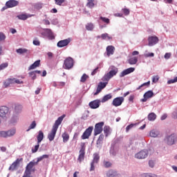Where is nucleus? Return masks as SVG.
I'll return each mask as SVG.
<instances>
[{
	"label": "nucleus",
	"instance_id": "774afa93",
	"mask_svg": "<svg viewBox=\"0 0 177 177\" xmlns=\"http://www.w3.org/2000/svg\"><path fill=\"white\" fill-rule=\"evenodd\" d=\"M133 127V124H130L127 126L126 128V132H129V130H131V129H132Z\"/></svg>",
	"mask_w": 177,
	"mask_h": 177
},
{
	"label": "nucleus",
	"instance_id": "6ab92c4d",
	"mask_svg": "<svg viewBox=\"0 0 177 177\" xmlns=\"http://www.w3.org/2000/svg\"><path fill=\"white\" fill-rule=\"evenodd\" d=\"M133 71H135V68L133 67L128 68L121 72V73L120 74V77H124L126 75L131 74V73H133Z\"/></svg>",
	"mask_w": 177,
	"mask_h": 177
},
{
	"label": "nucleus",
	"instance_id": "1a4fd4ad",
	"mask_svg": "<svg viewBox=\"0 0 177 177\" xmlns=\"http://www.w3.org/2000/svg\"><path fill=\"white\" fill-rule=\"evenodd\" d=\"M124 101V97H116V98H114L112 102V105L114 106H120L122 104V103Z\"/></svg>",
	"mask_w": 177,
	"mask_h": 177
},
{
	"label": "nucleus",
	"instance_id": "ea45409f",
	"mask_svg": "<svg viewBox=\"0 0 177 177\" xmlns=\"http://www.w3.org/2000/svg\"><path fill=\"white\" fill-rule=\"evenodd\" d=\"M49 158V156L48 155H43L41 156V157H39L37 159V162H35V164L38 165V163L43 160L44 159H48Z\"/></svg>",
	"mask_w": 177,
	"mask_h": 177
},
{
	"label": "nucleus",
	"instance_id": "052dcab7",
	"mask_svg": "<svg viewBox=\"0 0 177 177\" xmlns=\"http://www.w3.org/2000/svg\"><path fill=\"white\" fill-rule=\"evenodd\" d=\"M158 80H160V77H158V76H153L152 82L157 83L158 82Z\"/></svg>",
	"mask_w": 177,
	"mask_h": 177
},
{
	"label": "nucleus",
	"instance_id": "de8ad7c7",
	"mask_svg": "<svg viewBox=\"0 0 177 177\" xmlns=\"http://www.w3.org/2000/svg\"><path fill=\"white\" fill-rule=\"evenodd\" d=\"M104 134H101V135L99 136V138H98V139H97V144H101L102 142L104 140Z\"/></svg>",
	"mask_w": 177,
	"mask_h": 177
},
{
	"label": "nucleus",
	"instance_id": "0e129e2a",
	"mask_svg": "<svg viewBox=\"0 0 177 177\" xmlns=\"http://www.w3.org/2000/svg\"><path fill=\"white\" fill-rule=\"evenodd\" d=\"M107 37H109V34H108V33H103V34H102V35H101V38H102V39H106Z\"/></svg>",
	"mask_w": 177,
	"mask_h": 177
},
{
	"label": "nucleus",
	"instance_id": "bf43d9fd",
	"mask_svg": "<svg viewBox=\"0 0 177 177\" xmlns=\"http://www.w3.org/2000/svg\"><path fill=\"white\" fill-rule=\"evenodd\" d=\"M0 138H7L6 131H0Z\"/></svg>",
	"mask_w": 177,
	"mask_h": 177
},
{
	"label": "nucleus",
	"instance_id": "09e8293b",
	"mask_svg": "<svg viewBox=\"0 0 177 177\" xmlns=\"http://www.w3.org/2000/svg\"><path fill=\"white\" fill-rule=\"evenodd\" d=\"M39 147H40L39 144L37 143V145H35L34 148H32V149H31L32 153H36L39 150Z\"/></svg>",
	"mask_w": 177,
	"mask_h": 177
},
{
	"label": "nucleus",
	"instance_id": "412c9836",
	"mask_svg": "<svg viewBox=\"0 0 177 177\" xmlns=\"http://www.w3.org/2000/svg\"><path fill=\"white\" fill-rule=\"evenodd\" d=\"M115 50V47L114 46L110 45L106 47V55L110 57L114 55Z\"/></svg>",
	"mask_w": 177,
	"mask_h": 177
},
{
	"label": "nucleus",
	"instance_id": "3c124183",
	"mask_svg": "<svg viewBox=\"0 0 177 177\" xmlns=\"http://www.w3.org/2000/svg\"><path fill=\"white\" fill-rule=\"evenodd\" d=\"M104 166L106 168H109L112 167V163L111 162L109 161H104Z\"/></svg>",
	"mask_w": 177,
	"mask_h": 177
},
{
	"label": "nucleus",
	"instance_id": "a19ab883",
	"mask_svg": "<svg viewBox=\"0 0 177 177\" xmlns=\"http://www.w3.org/2000/svg\"><path fill=\"white\" fill-rule=\"evenodd\" d=\"M22 110V106L20 105L19 104H16L15 105V113H20Z\"/></svg>",
	"mask_w": 177,
	"mask_h": 177
},
{
	"label": "nucleus",
	"instance_id": "58836bf2",
	"mask_svg": "<svg viewBox=\"0 0 177 177\" xmlns=\"http://www.w3.org/2000/svg\"><path fill=\"white\" fill-rule=\"evenodd\" d=\"M55 5L58 6H64L66 0H54Z\"/></svg>",
	"mask_w": 177,
	"mask_h": 177
},
{
	"label": "nucleus",
	"instance_id": "4d7b16f0",
	"mask_svg": "<svg viewBox=\"0 0 177 177\" xmlns=\"http://www.w3.org/2000/svg\"><path fill=\"white\" fill-rule=\"evenodd\" d=\"M6 39V35L3 32H0V41H4Z\"/></svg>",
	"mask_w": 177,
	"mask_h": 177
},
{
	"label": "nucleus",
	"instance_id": "49530a36",
	"mask_svg": "<svg viewBox=\"0 0 177 177\" xmlns=\"http://www.w3.org/2000/svg\"><path fill=\"white\" fill-rule=\"evenodd\" d=\"M8 66V63L5 62L0 64V71L6 68Z\"/></svg>",
	"mask_w": 177,
	"mask_h": 177
},
{
	"label": "nucleus",
	"instance_id": "c756f323",
	"mask_svg": "<svg viewBox=\"0 0 177 177\" xmlns=\"http://www.w3.org/2000/svg\"><path fill=\"white\" fill-rule=\"evenodd\" d=\"M156 118H157V115H156L154 112H151V113H149L148 115L149 121L153 122L156 120Z\"/></svg>",
	"mask_w": 177,
	"mask_h": 177
},
{
	"label": "nucleus",
	"instance_id": "680f3d73",
	"mask_svg": "<svg viewBox=\"0 0 177 177\" xmlns=\"http://www.w3.org/2000/svg\"><path fill=\"white\" fill-rule=\"evenodd\" d=\"M32 44H33V45H35V46H40V41H39V39H34V40L32 41Z\"/></svg>",
	"mask_w": 177,
	"mask_h": 177
},
{
	"label": "nucleus",
	"instance_id": "b1692460",
	"mask_svg": "<svg viewBox=\"0 0 177 177\" xmlns=\"http://www.w3.org/2000/svg\"><path fill=\"white\" fill-rule=\"evenodd\" d=\"M40 63H41L40 59L36 60L33 64H32L29 66L28 70L30 71V70L35 69L36 68H37L40 66Z\"/></svg>",
	"mask_w": 177,
	"mask_h": 177
},
{
	"label": "nucleus",
	"instance_id": "f704fd0d",
	"mask_svg": "<svg viewBox=\"0 0 177 177\" xmlns=\"http://www.w3.org/2000/svg\"><path fill=\"white\" fill-rule=\"evenodd\" d=\"M94 1H95V0H88L86 6L91 9L95 7Z\"/></svg>",
	"mask_w": 177,
	"mask_h": 177
},
{
	"label": "nucleus",
	"instance_id": "4468645a",
	"mask_svg": "<svg viewBox=\"0 0 177 177\" xmlns=\"http://www.w3.org/2000/svg\"><path fill=\"white\" fill-rule=\"evenodd\" d=\"M107 84H108V82L102 83V82H100L97 85V88L95 93H94V95H97L98 93H101L102 91L106 87Z\"/></svg>",
	"mask_w": 177,
	"mask_h": 177
},
{
	"label": "nucleus",
	"instance_id": "5fc2aeb1",
	"mask_svg": "<svg viewBox=\"0 0 177 177\" xmlns=\"http://www.w3.org/2000/svg\"><path fill=\"white\" fill-rule=\"evenodd\" d=\"M81 149L80 151L85 152L86 151V143L82 142L80 144Z\"/></svg>",
	"mask_w": 177,
	"mask_h": 177
},
{
	"label": "nucleus",
	"instance_id": "c9c22d12",
	"mask_svg": "<svg viewBox=\"0 0 177 177\" xmlns=\"http://www.w3.org/2000/svg\"><path fill=\"white\" fill-rule=\"evenodd\" d=\"M160 132H158V131L152 130L151 131L149 136L152 138H157V136H158Z\"/></svg>",
	"mask_w": 177,
	"mask_h": 177
},
{
	"label": "nucleus",
	"instance_id": "bb28decb",
	"mask_svg": "<svg viewBox=\"0 0 177 177\" xmlns=\"http://www.w3.org/2000/svg\"><path fill=\"white\" fill-rule=\"evenodd\" d=\"M16 129H12L8 131H6V138L14 136L16 134Z\"/></svg>",
	"mask_w": 177,
	"mask_h": 177
},
{
	"label": "nucleus",
	"instance_id": "2f4dec72",
	"mask_svg": "<svg viewBox=\"0 0 177 177\" xmlns=\"http://www.w3.org/2000/svg\"><path fill=\"white\" fill-rule=\"evenodd\" d=\"M16 52L17 54L23 55V54L27 53L28 52V50L27 48H20L17 49Z\"/></svg>",
	"mask_w": 177,
	"mask_h": 177
},
{
	"label": "nucleus",
	"instance_id": "cd10ccee",
	"mask_svg": "<svg viewBox=\"0 0 177 177\" xmlns=\"http://www.w3.org/2000/svg\"><path fill=\"white\" fill-rule=\"evenodd\" d=\"M128 62L130 65H135L138 63V57H133L128 59Z\"/></svg>",
	"mask_w": 177,
	"mask_h": 177
},
{
	"label": "nucleus",
	"instance_id": "8fccbe9b",
	"mask_svg": "<svg viewBox=\"0 0 177 177\" xmlns=\"http://www.w3.org/2000/svg\"><path fill=\"white\" fill-rule=\"evenodd\" d=\"M43 8V3H37L35 4V8L37 10H41Z\"/></svg>",
	"mask_w": 177,
	"mask_h": 177
},
{
	"label": "nucleus",
	"instance_id": "a878e982",
	"mask_svg": "<svg viewBox=\"0 0 177 177\" xmlns=\"http://www.w3.org/2000/svg\"><path fill=\"white\" fill-rule=\"evenodd\" d=\"M112 97H113L112 94H106V95H104L103 97V98H102L100 102H102V103H104L106 102H108L111 99H112Z\"/></svg>",
	"mask_w": 177,
	"mask_h": 177
},
{
	"label": "nucleus",
	"instance_id": "338daca9",
	"mask_svg": "<svg viewBox=\"0 0 177 177\" xmlns=\"http://www.w3.org/2000/svg\"><path fill=\"white\" fill-rule=\"evenodd\" d=\"M95 162H91V168H90V171H94L95 169Z\"/></svg>",
	"mask_w": 177,
	"mask_h": 177
},
{
	"label": "nucleus",
	"instance_id": "4c0bfd02",
	"mask_svg": "<svg viewBox=\"0 0 177 177\" xmlns=\"http://www.w3.org/2000/svg\"><path fill=\"white\" fill-rule=\"evenodd\" d=\"M95 26H94V24L93 23H88L86 25V29L88 31H92L93 30Z\"/></svg>",
	"mask_w": 177,
	"mask_h": 177
},
{
	"label": "nucleus",
	"instance_id": "473e14b6",
	"mask_svg": "<svg viewBox=\"0 0 177 177\" xmlns=\"http://www.w3.org/2000/svg\"><path fill=\"white\" fill-rule=\"evenodd\" d=\"M100 160V156L98 153H94L93 154V159L92 162H94L95 164H97Z\"/></svg>",
	"mask_w": 177,
	"mask_h": 177
},
{
	"label": "nucleus",
	"instance_id": "e433bc0d",
	"mask_svg": "<svg viewBox=\"0 0 177 177\" xmlns=\"http://www.w3.org/2000/svg\"><path fill=\"white\" fill-rule=\"evenodd\" d=\"M62 136L64 143L67 142L70 139V136L67 133H64Z\"/></svg>",
	"mask_w": 177,
	"mask_h": 177
},
{
	"label": "nucleus",
	"instance_id": "423d86ee",
	"mask_svg": "<svg viewBox=\"0 0 177 177\" xmlns=\"http://www.w3.org/2000/svg\"><path fill=\"white\" fill-rule=\"evenodd\" d=\"M104 125V122H102L100 123H97L95 126L94 129V136H97L103 131V127Z\"/></svg>",
	"mask_w": 177,
	"mask_h": 177
},
{
	"label": "nucleus",
	"instance_id": "4be33fe9",
	"mask_svg": "<svg viewBox=\"0 0 177 177\" xmlns=\"http://www.w3.org/2000/svg\"><path fill=\"white\" fill-rule=\"evenodd\" d=\"M32 17H34V15H30V14H20L17 15V18L19 20L26 21L28 18H30Z\"/></svg>",
	"mask_w": 177,
	"mask_h": 177
},
{
	"label": "nucleus",
	"instance_id": "dca6fc26",
	"mask_svg": "<svg viewBox=\"0 0 177 177\" xmlns=\"http://www.w3.org/2000/svg\"><path fill=\"white\" fill-rule=\"evenodd\" d=\"M57 130L58 129L53 127L50 132L48 134V139L49 140L50 142H52L55 140Z\"/></svg>",
	"mask_w": 177,
	"mask_h": 177
},
{
	"label": "nucleus",
	"instance_id": "0eeeda50",
	"mask_svg": "<svg viewBox=\"0 0 177 177\" xmlns=\"http://www.w3.org/2000/svg\"><path fill=\"white\" fill-rule=\"evenodd\" d=\"M176 141V136L175 134H171V136H167L165 139V142L168 145H174L175 144V142Z\"/></svg>",
	"mask_w": 177,
	"mask_h": 177
},
{
	"label": "nucleus",
	"instance_id": "a211bd4d",
	"mask_svg": "<svg viewBox=\"0 0 177 177\" xmlns=\"http://www.w3.org/2000/svg\"><path fill=\"white\" fill-rule=\"evenodd\" d=\"M19 2L17 0H9L6 2V6L9 8H12L19 5Z\"/></svg>",
	"mask_w": 177,
	"mask_h": 177
},
{
	"label": "nucleus",
	"instance_id": "f8f14e48",
	"mask_svg": "<svg viewBox=\"0 0 177 177\" xmlns=\"http://www.w3.org/2000/svg\"><path fill=\"white\" fill-rule=\"evenodd\" d=\"M158 37L157 36H149L148 37V45L149 46H153L158 43Z\"/></svg>",
	"mask_w": 177,
	"mask_h": 177
},
{
	"label": "nucleus",
	"instance_id": "72a5a7b5",
	"mask_svg": "<svg viewBox=\"0 0 177 177\" xmlns=\"http://www.w3.org/2000/svg\"><path fill=\"white\" fill-rule=\"evenodd\" d=\"M106 176L108 177H115L116 176H118V173L115 171H113V170H109Z\"/></svg>",
	"mask_w": 177,
	"mask_h": 177
},
{
	"label": "nucleus",
	"instance_id": "aec40b11",
	"mask_svg": "<svg viewBox=\"0 0 177 177\" xmlns=\"http://www.w3.org/2000/svg\"><path fill=\"white\" fill-rule=\"evenodd\" d=\"M65 117L66 115H62V116H59V118H57V120L55 121L54 125L53 126V128L58 130L59 126L62 124Z\"/></svg>",
	"mask_w": 177,
	"mask_h": 177
},
{
	"label": "nucleus",
	"instance_id": "c85d7f7f",
	"mask_svg": "<svg viewBox=\"0 0 177 177\" xmlns=\"http://www.w3.org/2000/svg\"><path fill=\"white\" fill-rule=\"evenodd\" d=\"M104 133L106 137H108L111 133V129L109 126H105L104 127Z\"/></svg>",
	"mask_w": 177,
	"mask_h": 177
},
{
	"label": "nucleus",
	"instance_id": "69168bd1",
	"mask_svg": "<svg viewBox=\"0 0 177 177\" xmlns=\"http://www.w3.org/2000/svg\"><path fill=\"white\" fill-rule=\"evenodd\" d=\"M171 53H166L165 54V59H169V58H171Z\"/></svg>",
	"mask_w": 177,
	"mask_h": 177
},
{
	"label": "nucleus",
	"instance_id": "603ef678",
	"mask_svg": "<svg viewBox=\"0 0 177 177\" xmlns=\"http://www.w3.org/2000/svg\"><path fill=\"white\" fill-rule=\"evenodd\" d=\"M177 82V76H176L174 79H170V80L167 81L168 84H175Z\"/></svg>",
	"mask_w": 177,
	"mask_h": 177
},
{
	"label": "nucleus",
	"instance_id": "5701e85b",
	"mask_svg": "<svg viewBox=\"0 0 177 177\" xmlns=\"http://www.w3.org/2000/svg\"><path fill=\"white\" fill-rule=\"evenodd\" d=\"M45 32L48 35V37L50 40H53L55 39V36L54 33L53 32L52 30L50 28H46Z\"/></svg>",
	"mask_w": 177,
	"mask_h": 177
},
{
	"label": "nucleus",
	"instance_id": "79ce46f5",
	"mask_svg": "<svg viewBox=\"0 0 177 177\" xmlns=\"http://www.w3.org/2000/svg\"><path fill=\"white\" fill-rule=\"evenodd\" d=\"M89 78V76L86 73H84L80 79V82L84 83Z\"/></svg>",
	"mask_w": 177,
	"mask_h": 177
},
{
	"label": "nucleus",
	"instance_id": "13d9d810",
	"mask_svg": "<svg viewBox=\"0 0 177 177\" xmlns=\"http://www.w3.org/2000/svg\"><path fill=\"white\" fill-rule=\"evenodd\" d=\"M123 13L124 14V15L127 16V15H129V8H122V9Z\"/></svg>",
	"mask_w": 177,
	"mask_h": 177
},
{
	"label": "nucleus",
	"instance_id": "39448f33",
	"mask_svg": "<svg viewBox=\"0 0 177 177\" xmlns=\"http://www.w3.org/2000/svg\"><path fill=\"white\" fill-rule=\"evenodd\" d=\"M93 129V127H89L87 129H86L81 136L82 140L89 139L90 136L92 135Z\"/></svg>",
	"mask_w": 177,
	"mask_h": 177
},
{
	"label": "nucleus",
	"instance_id": "393cba45",
	"mask_svg": "<svg viewBox=\"0 0 177 177\" xmlns=\"http://www.w3.org/2000/svg\"><path fill=\"white\" fill-rule=\"evenodd\" d=\"M44 138V133L42 131H39L38 132V135L37 136V144L41 143Z\"/></svg>",
	"mask_w": 177,
	"mask_h": 177
},
{
	"label": "nucleus",
	"instance_id": "20e7f679",
	"mask_svg": "<svg viewBox=\"0 0 177 177\" xmlns=\"http://www.w3.org/2000/svg\"><path fill=\"white\" fill-rule=\"evenodd\" d=\"M37 165L35 161L30 162L27 166L26 167V169L24 171L25 174H31L32 172H35V169H33V167Z\"/></svg>",
	"mask_w": 177,
	"mask_h": 177
},
{
	"label": "nucleus",
	"instance_id": "7c9ffc66",
	"mask_svg": "<svg viewBox=\"0 0 177 177\" xmlns=\"http://www.w3.org/2000/svg\"><path fill=\"white\" fill-rule=\"evenodd\" d=\"M85 154V151H80V155L77 158V160L80 162V163H82V162L84 160Z\"/></svg>",
	"mask_w": 177,
	"mask_h": 177
},
{
	"label": "nucleus",
	"instance_id": "f3484780",
	"mask_svg": "<svg viewBox=\"0 0 177 177\" xmlns=\"http://www.w3.org/2000/svg\"><path fill=\"white\" fill-rule=\"evenodd\" d=\"M153 96H154V93L153 91H151V90H149V91H147L146 93H145L144 98H142V100H141V101L142 102H147V100L153 97Z\"/></svg>",
	"mask_w": 177,
	"mask_h": 177
},
{
	"label": "nucleus",
	"instance_id": "e2e57ef3",
	"mask_svg": "<svg viewBox=\"0 0 177 177\" xmlns=\"http://www.w3.org/2000/svg\"><path fill=\"white\" fill-rule=\"evenodd\" d=\"M99 71V67H96L92 72H91V75L94 76L95 75H96L97 73V72Z\"/></svg>",
	"mask_w": 177,
	"mask_h": 177
},
{
	"label": "nucleus",
	"instance_id": "c03bdc74",
	"mask_svg": "<svg viewBox=\"0 0 177 177\" xmlns=\"http://www.w3.org/2000/svg\"><path fill=\"white\" fill-rule=\"evenodd\" d=\"M100 19L102 22H104V23H105V24H110V19H109V18H107V17H100Z\"/></svg>",
	"mask_w": 177,
	"mask_h": 177
},
{
	"label": "nucleus",
	"instance_id": "37998d69",
	"mask_svg": "<svg viewBox=\"0 0 177 177\" xmlns=\"http://www.w3.org/2000/svg\"><path fill=\"white\" fill-rule=\"evenodd\" d=\"M37 127L36 121H33L31 124L29 126L28 129L26 130L27 132L30 131L31 129H35Z\"/></svg>",
	"mask_w": 177,
	"mask_h": 177
},
{
	"label": "nucleus",
	"instance_id": "f03ea898",
	"mask_svg": "<svg viewBox=\"0 0 177 177\" xmlns=\"http://www.w3.org/2000/svg\"><path fill=\"white\" fill-rule=\"evenodd\" d=\"M74 66V59L71 57H68L64 59L63 67L64 69L70 70Z\"/></svg>",
	"mask_w": 177,
	"mask_h": 177
},
{
	"label": "nucleus",
	"instance_id": "6e6552de",
	"mask_svg": "<svg viewBox=\"0 0 177 177\" xmlns=\"http://www.w3.org/2000/svg\"><path fill=\"white\" fill-rule=\"evenodd\" d=\"M23 160V158H17L14 162L12 163L8 169L12 171L17 169V167L19 166L20 162H22Z\"/></svg>",
	"mask_w": 177,
	"mask_h": 177
},
{
	"label": "nucleus",
	"instance_id": "a18cd8bd",
	"mask_svg": "<svg viewBox=\"0 0 177 177\" xmlns=\"http://www.w3.org/2000/svg\"><path fill=\"white\" fill-rule=\"evenodd\" d=\"M149 86H150V82H147L146 83H143L142 84L139 86V87L137 88V91L142 89V87H145V86L149 87Z\"/></svg>",
	"mask_w": 177,
	"mask_h": 177
},
{
	"label": "nucleus",
	"instance_id": "864d4df0",
	"mask_svg": "<svg viewBox=\"0 0 177 177\" xmlns=\"http://www.w3.org/2000/svg\"><path fill=\"white\" fill-rule=\"evenodd\" d=\"M29 76L32 77V80H35L37 78L36 74L35 71L29 72Z\"/></svg>",
	"mask_w": 177,
	"mask_h": 177
},
{
	"label": "nucleus",
	"instance_id": "6e6d98bb",
	"mask_svg": "<svg viewBox=\"0 0 177 177\" xmlns=\"http://www.w3.org/2000/svg\"><path fill=\"white\" fill-rule=\"evenodd\" d=\"M145 57H154V53H147L144 54Z\"/></svg>",
	"mask_w": 177,
	"mask_h": 177
},
{
	"label": "nucleus",
	"instance_id": "2eb2a0df",
	"mask_svg": "<svg viewBox=\"0 0 177 177\" xmlns=\"http://www.w3.org/2000/svg\"><path fill=\"white\" fill-rule=\"evenodd\" d=\"M100 100H94V101L89 102L88 106L92 109H96L100 106Z\"/></svg>",
	"mask_w": 177,
	"mask_h": 177
},
{
	"label": "nucleus",
	"instance_id": "7ed1b4c3",
	"mask_svg": "<svg viewBox=\"0 0 177 177\" xmlns=\"http://www.w3.org/2000/svg\"><path fill=\"white\" fill-rule=\"evenodd\" d=\"M23 83L24 82H21V80H19V79H15V77H13L12 79H7V80L4 82L3 85L5 88H8V86H10V84H21Z\"/></svg>",
	"mask_w": 177,
	"mask_h": 177
},
{
	"label": "nucleus",
	"instance_id": "9d476101",
	"mask_svg": "<svg viewBox=\"0 0 177 177\" xmlns=\"http://www.w3.org/2000/svg\"><path fill=\"white\" fill-rule=\"evenodd\" d=\"M149 156V151L147 150H142L135 155V158L137 159H145Z\"/></svg>",
	"mask_w": 177,
	"mask_h": 177
},
{
	"label": "nucleus",
	"instance_id": "9b49d317",
	"mask_svg": "<svg viewBox=\"0 0 177 177\" xmlns=\"http://www.w3.org/2000/svg\"><path fill=\"white\" fill-rule=\"evenodd\" d=\"M9 114V108L8 106H0V117L6 118Z\"/></svg>",
	"mask_w": 177,
	"mask_h": 177
},
{
	"label": "nucleus",
	"instance_id": "ddd939ff",
	"mask_svg": "<svg viewBox=\"0 0 177 177\" xmlns=\"http://www.w3.org/2000/svg\"><path fill=\"white\" fill-rule=\"evenodd\" d=\"M71 41V38H67L63 40H60L57 42V47L59 48H63L65 46H67Z\"/></svg>",
	"mask_w": 177,
	"mask_h": 177
},
{
	"label": "nucleus",
	"instance_id": "f257e3e1",
	"mask_svg": "<svg viewBox=\"0 0 177 177\" xmlns=\"http://www.w3.org/2000/svg\"><path fill=\"white\" fill-rule=\"evenodd\" d=\"M118 72H119V70L118 67H116L115 66H111L109 72H108V73H106V75L103 76L102 81L104 82L110 81L111 78L117 75Z\"/></svg>",
	"mask_w": 177,
	"mask_h": 177
}]
</instances>
